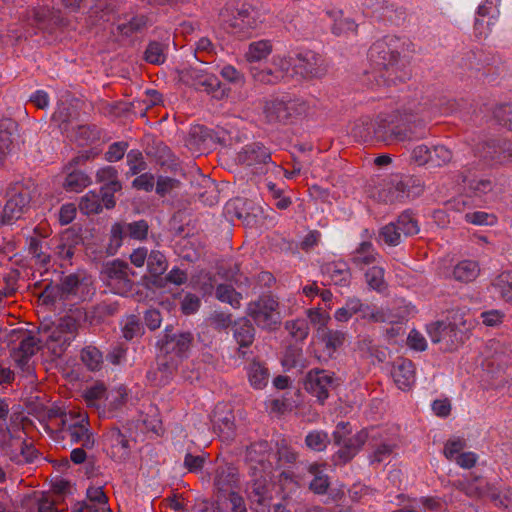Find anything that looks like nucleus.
Listing matches in <instances>:
<instances>
[{
	"label": "nucleus",
	"mask_w": 512,
	"mask_h": 512,
	"mask_svg": "<svg viewBox=\"0 0 512 512\" xmlns=\"http://www.w3.org/2000/svg\"><path fill=\"white\" fill-rule=\"evenodd\" d=\"M437 112L447 114L449 111L442 109L437 111L427 101L417 104L413 101L407 106L402 107L401 110L397 109L392 115L380 113L374 123L363 122L362 126L356 125L353 129V134L363 141L375 138L385 144L421 139L426 136L424 124H422L419 130H413L411 127L402 129L401 124H410L412 117L417 116H419L418 121L424 123Z\"/></svg>",
	"instance_id": "obj_1"
},
{
	"label": "nucleus",
	"mask_w": 512,
	"mask_h": 512,
	"mask_svg": "<svg viewBox=\"0 0 512 512\" xmlns=\"http://www.w3.org/2000/svg\"><path fill=\"white\" fill-rule=\"evenodd\" d=\"M404 42L396 36H386L377 40L369 49L370 61L378 67L374 78L378 86L395 84L397 80L403 81L400 55L403 52Z\"/></svg>",
	"instance_id": "obj_2"
},
{
	"label": "nucleus",
	"mask_w": 512,
	"mask_h": 512,
	"mask_svg": "<svg viewBox=\"0 0 512 512\" xmlns=\"http://www.w3.org/2000/svg\"><path fill=\"white\" fill-rule=\"evenodd\" d=\"M94 292L91 276L78 271L63 277L58 286H47L41 293L40 300L55 308H66L90 299Z\"/></svg>",
	"instance_id": "obj_3"
},
{
	"label": "nucleus",
	"mask_w": 512,
	"mask_h": 512,
	"mask_svg": "<svg viewBox=\"0 0 512 512\" xmlns=\"http://www.w3.org/2000/svg\"><path fill=\"white\" fill-rule=\"evenodd\" d=\"M86 314L82 309H75L74 312L59 319L56 324L42 328V341L56 357L61 356L75 339L80 322L85 320Z\"/></svg>",
	"instance_id": "obj_4"
},
{
	"label": "nucleus",
	"mask_w": 512,
	"mask_h": 512,
	"mask_svg": "<svg viewBox=\"0 0 512 512\" xmlns=\"http://www.w3.org/2000/svg\"><path fill=\"white\" fill-rule=\"evenodd\" d=\"M89 20L92 25H103L104 29L106 24L115 26L124 36L139 32L148 25V18L144 15H119L113 3L97 4L90 12ZM111 30L114 32L113 28Z\"/></svg>",
	"instance_id": "obj_5"
},
{
	"label": "nucleus",
	"mask_w": 512,
	"mask_h": 512,
	"mask_svg": "<svg viewBox=\"0 0 512 512\" xmlns=\"http://www.w3.org/2000/svg\"><path fill=\"white\" fill-rule=\"evenodd\" d=\"M221 16L227 31L239 37L248 36L264 20L261 10L247 1L227 7Z\"/></svg>",
	"instance_id": "obj_6"
},
{
	"label": "nucleus",
	"mask_w": 512,
	"mask_h": 512,
	"mask_svg": "<svg viewBox=\"0 0 512 512\" xmlns=\"http://www.w3.org/2000/svg\"><path fill=\"white\" fill-rule=\"evenodd\" d=\"M348 426V423L339 422L336 430L333 432L335 444L341 446L334 455L335 464L349 462L365 444H369V441L372 443L379 436V428L371 427L363 429L352 437L345 439L346 434L349 432L347 430Z\"/></svg>",
	"instance_id": "obj_7"
},
{
	"label": "nucleus",
	"mask_w": 512,
	"mask_h": 512,
	"mask_svg": "<svg viewBox=\"0 0 512 512\" xmlns=\"http://www.w3.org/2000/svg\"><path fill=\"white\" fill-rule=\"evenodd\" d=\"M359 314L361 319L375 323H399L403 317L393 314L389 309L376 308L363 303L357 297H348L345 304L334 312V319L337 322H348L354 315Z\"/></svg>",
	"instance_id": "obj_8"
},
{
	"label": "nucleus",
	"mask_w": 512,
	"mask_h": 512,
	"mask_svg": "<svg viewBox=\"0 0 512 512\" xmlns=\"http://www.w3.org/2000/svg\"><path fill=\"white\" fill-rule=\"evenodd\" d=\"M309 105L300 98L282 97L266 101L263 118L269 124L287 123L307 113Z\"/></svg>",
	"instance_id": "obj_9"
},
{
	"label": "nucleus",
	"mask_w": 512,
	"mask_h": 512,
	"mask_svg": "<svg viewBox=\"0 0 512 512\" xmlns=\"http://www.w3.org/2000/svg\"><path fill=\"white\" fill-rule=\"evenodd\" d=\"M421 192L422 186L418 180L410 176L394 175L378 191V200L384 203L402 202L417 197Z\"/></svg>",
	"instance_id": "obj_10"
},
{
	"label": "nucleus",
	"mask_w": 512,
	"mask_h": 512,
	"mask_svg": "<svg viewBox=\"0 0 512 512\" xmlns=\"http://www.w3.org/2000/svg\"><path fill=\"white\" fill-rule=\"evenodd\" d=\"M247 314L258 327L263 329H273L281 322L279 303L271 296H262L258 300L250 302Z\"/></svg>",
	"instance_id": "obj_11"
},
{
	"label": "nucleus",
	"mask_w": 512,
	"mask_h": 512,
	"mask_svg": "<svg viewBox=\"0 0 512 512\" xmlns=\"http://www.w3.org/2000/svg\"><path fill=\"white\" fill-rule=\"evenodd\" d=\"M476 157L496 164L512 162V141L491 139L477 144L474 148Z\"/></svg>",
	"instance_id": "obj_12"
},
{
	"label": "nucleus",
	"mask_w": 512,
	"mask_h": 512,
	"mask_svg": "<svg viewBox=\"0 0 512 512\" xmlns=\"http://www.w3.org/2000/svg\"><path fill=\"white\" fill-rule=\"evenodd\" d=\"M103 278L115 294L126 295L132 289L130 268L124 262L115 260L108 264L103 271Z\"/></svg>",
	"instance_id": "obj_13"
},
{
	"label": "nucleus",
	"mask_w": 512,
	"mask_h": 512,
	"mask_svg": "<svg viewBox=\"0 0 512 512\" xmlns=\"http://www.w3.org/2000/svg\"><path fill=\"white\" fill-rule=\"evenodd\" d=\"M238 162L250 167L252 173L262 174L271 162L270 151L261 143L254 142L245 145L238 153Z\"/></svg>",
	"instance_id": "obj_14"
},
{
	"label": "nucleus",
	"mask_w": 512,
	"mask_h": 512,
	"mask_svg": "<svg viewBox=\"0 0 512 512\" xmlns=\"http://www.w3.org/2000/svg\"><path fill=\"white\" fill-rule=\"evenodd\" d=\"M293 71L305 79L320 78L327 69L322 57L313 51H301L296 55Z\"/></svg>",
	"instance_id": "obj_15"
},
{
	"label": "nucleus",
	"mask_w": 512,
	"mask_h": 512,
	"mask_svg": "<svg viewBox=\"0 0 512 512\" xmlns=\"http://www.w3.org/2000/svg\"><path fill=\"white\" fill-rule=\"evenodd\" d=\"M336 385V378L334 377V373L315 369L308 372L305 379V389L317 397L320 402H324L328 396L329 392Z\"/></svg>",
	"instance_id": "obj_16"
},
{
	"label": "nucleus",
	"mask_w": 512,
	"mask_h": 512,
	"mask_svg": "<svg viewBox=\"0 0 512 512\" xmlns=\"http://www.w3.org/2000/svg\"><path fill=\"white\" fill-rule=\"evenodd\" d=\"M30 203V194L28 190L19 187L14 189L9 195L1 214L2 224H11L18 220L28 210Z\"/></svg>",
	"instance_id": "obj_17"
},
{
	"label": "nucleus",
	"mask_w": 512,
	"mask_h": 512,
	"mask_svg": "<svg viewBox=\"0 0 512 512\" xmlns=\"http://www.w3.org/2000/svg\"><path fill=\"white\" fill-rule=\"evenodd\" d=\"M208 474L213 478L214 488L219 493H228L232 491L236 485V468L221 459L215 461L213 467L208 471Z\"/></svg>",
	"instance_id": "obj_18"
},
{
	"label": "nucleus",
	"mask_w": 512,
	"mask_h": 512,
	"mask_svg": "<svg viewBox=\"0 0 512 512\" xmlns=\"http://www.w3.org/2000/svg\"><path fill=\"white\" fill-rule=\"evenodd\" d=\"M294 59L286 56L275 55L272 59V69L258 70L256 68L251 69L253 78L261 83L273 84L287 75L291 68H293Z\"/></svg>",
	"instance_id": "obj_19"
},
{
	"label": "nucleus",
	"mask_w": 512,
	"mask_h": 512,
	"mask_svg": "<svg viewBox=\"0 0 512 512\" xmlns=\"http://www.w3.org/2000/svg\"><path fill=\"white\" fill-rule=\"evenodd\" d=\"M180 78L183 82L193 86L197 90L212 93L220 87V81L214 74L207 73L203 69L190 67L181 71Z\"/></svg>",
	"instance_id": "obj_20"
},
{
	"label": "nucleus",
	"mask_w": 512,
	"mask_h": 512,
	"mask_svg": "<svg viewBox=\"0 0 512 512\" xmlns=\"http://www.w3.org/2000/svg\"><path fill=\"white\" fill-rule=\"evenodd\" d=\"M511 352L512 350L499 340H489L485 347V358L482 365L490 372L501 370L507 366Z\"/></svg>",
	"instance_id": "obj_21"
},
{
	"label": "nucleus",
	"mask_w": 512,
	"mask_h": 512,
	"mask_svg": "<svg viewBox=\"0 0 512 512\" xmlns=\"http://www.w3.org/2000/svg\"><path fill=\"white\" fill-rule=\"evenodd\" d=\"M80 237L72 231H65L55 240L53 255L61 262V265H71L75 249L80 244Z\"/></svg>",
	"instance_id": "obj_22"
},
{
	"label": "nucleus",
	"mask_w": 512,
	"mask_h": 512,
	"mask_svg": "<svg viewBox=\"0 0 512 512\" xmlns=\"http://www.w3.org/2000/svg\"><path fill=\"white\" fill-rule=\"evenodd\" d=\"M108 454L117 462L126 460L130 454V441L118 429L111 428L105 434Z\"/></svg>",
	"instance_id": "obj_23"
},
{
	"label": "nucleus",
	"mask_w": 512,
	"mask_h": 512,
	"mask_svg": "<svg viewBox=\"0 0 512 512\" xmlns=\"http://www.w3.org/2000/svg\"><path fill=\"white\" fill-rule=\"evenodd\" d=\"M165 342L162 350L165 351V357L172 356L174 359L180 361V359L187 356V352L190 349L193 336L190 332H182L170 336L168 333L165 335Z\"/></svg>",
	"instance_id": "obj_24"
},
{
	"label": "nucleus",
	"mask_w": 512,
	"mask_h": 512,
	"mask_svg": "<svg viewBox=\"0 0 512 512\" xmlns=\"http://www.w3.org/2000/svg\"><path fill=\"white\" fill-rule=\"evenodd\" d=\"M178 365V360L172 356L170 359L163 356L159 358L157 368L148 371L147 379L154 386H165L173 378Z\"/></svg>",
	"instance_id": "obj_25"
},
{
	"label": "nucleus",
	"mask_w": 512,
	"mask_h": 512,
	"mask_svg": "<svg viewBox=\"0 0 512 512\" xmlns=\"http://www.w3.org/2000/svg\"><path fill=\"white\" fill-rule=\"evenodd\" d=\"M391 375L397 387L403 391L409 390L416 381L415 367L409 359L396 360Z\"/></svg>",
	"instance_id": "obj_26"
},
{
	"label": "nucleus",
	"mask_w": 512,
	"mask_h": 512,
	"mask_svg": "<svg viewBox=\"0 0 512 512\" xmlns=\"http://www.w3.org/2000/svg\"><path fill=\"white\" fill-rule=\"evenodd\" d=\"M307 472L311 477L309 489L318 495L325 494L330 486L328 465L324 462H313L307 466Z\"/></svg>",
	"instance_id": "obj_27"
},
{
	"label": "nucleus",
	"mask_w": 512,
	"mask_h": 512,
	"mask_svg": "<svg viewBox=\"0 0 512 512\" xmlns=\"http://www.w3.org/2000/svg\"><path fill=\"white\" fill-rule=\"evenodd\" d=\"M9 402L0 397V445L5 447L10 444L19 424L13 415H10Z\"/></svg>",
	"instance_id": "obj_28"
},
{
	"label": "nucleus",
	"mask_w": 512,
	"mask_h": 512,
	"mask_svg": "<svg viewBox=\"0 0 512 512\" xmlns=\"http://www.w3.org/2000/svg\"><path fill=\"white\" fill-rule=\"evenodd\" d=\"M213 428L215 433L220 437L223 442H230L236 435V428L234 423V415L231 411L225 413L219 412V409L213 415Z\"/></svg>",
	"instance_id": "obj_29"
},
{
	"label": "nucleus",
	"mask_w": 512,
	"mask_h": 512,
	"mask_svg": "<svg viewBox=\"0 0 512 512\" xmlns=\"http://www.w3.org/2000/svg\"><path fill=\"white\" fill-rule=\"evenodd\" d=\"M147 233L148 224L144 220L124 224L116 223L111 229L112 237L117 241H120L125 236L142 240L147 236Z\"/></svg>",
	"instance_id": "obj_30"
},
{
	"label": "nucleus",
	"mask_w": 512,
	"mask_h": 512,
	"mask_svg": "<svg viewBox=\"0 0 512 512\" xmlns=\"http://www.w3.org/2000/svg\"><path fill=\"white\" fill-rule=\"evenodd\" d=\"M328 17L333 21L331 32L336 36H345L350 33L356 34L358 24L349 17H344V13L340 9L332 8L326 11Z\"/></svg>",
	"instance_id": "obj_31"
},
{
	"label": "nucleus",
	"mask_w": 512,
	"mask_h": 512,
	"mask_svg": "<svg viewBox=\"0 0 512 512\" xmlns=\"http://www.w3.org/2000/svg\"><path fill=\"white\" fill-rule=\"evenodd\" d=\"M368 446L371 450L368 454V460L371 465L381 464L389 460L395 449V444L391 441L385 440L380 429L377 440L372 443L369 441Z\"/></svg>",
	"instance_id": "obj_32"
},
{
	"label": "nucleus",
	"mask_w": 512,
	"mask_h": 512,
	"mask_svg": "<svg viewBox=\"0 0 512 512\" xmlns=\"http://www.w3.org/2000/svg\"><path fill=\"white\" fill-rule=\"evenodd\" d=\"M351 262L359 269L371 267L381 262V257L375 251L370 242H362L359 247L352 253Z\"/></svg>",
	"instance_id": "obj_33"
},
{
	"label": "nucleus",
	"mask_w": 512,
	"mask_h": 512,
	"mask_svg": "<svg viewBox=\"0 0 512 512\" xmlns=\"http://www.w3.org/2000/svg\"><path fill=\"white\" fill-rule=\"evenodd\" d=\"M233 337L236 343L239 345V352L245 355L244 348L249 347L255 337V329L251 322L246 318H241L235 321L233 325Z\"/></svg>",
	"instance_id": "obj_34"
},
{
	"label": "nucleus",
	"mask_w": 512,
	"mask_h": 512,
	"mask_svg": "<svg viewBox=\"0 0 512 512\" xmlns=\"http://www.w3.org/2000/svg\"><path fill=\"white\" fill-rule=\"evenodd\" d=\"M322 272L335 285L346 286L350 281V270L347 263L334 261L325 264Z\"/></svg>",
	"instance_id": "obj_35"
},
{
	"label": "nucleus",
	"mask_w": 512,
	"mask_h": 512,
	"mask_svg": "<svg viewBox=\"0 0 512 512\" xmlns=\"http://www.w3.org/2000/svg\"><path fill=\"white\" fill-rule=\"evenodd\" d=\"M76 117V105L61 101L58 103L57 108L52 115V121L55 122L62 131L66 132L69 130L70 125L73 124Z\"/></svg>",
	"instance_id": "obj_36"
},
{
	"label": "nucleus",
	"mask_w": 512,
	"mask_h": 512,
	"mask_svg": "<svg viewBox=\"0 0 512 512\" xmlns=\"http://www.w3.org/2000/svg\"><path fill=\"white\" fill-rule=\"evenodd\" d=\"M480 273V267L477 261L474 260H462L458 262L453 270L452 277L456 281L468 283L474 281Z\"/></svg>",
	"instance_id": "obj_37"
},
{
	"label": "nucleus",
	"mask_w": 512,
	"mask_h": 512,
	"mask_svg": "<svg viewBox=\"0 0 512 512\" xmlns=\"http://www.w3.org/2000/svg\"><path fill=\"white\" fill-rule=\"evenodd\" d=\"M24 505L35 512H57L53 496L44 492H34L25 499Z\"/></svg>",
	"instance_id": "obj_38"
},
{
	"label": "nucleus",
	"mask_w": 512,
	"mask_h": 512,
	"mask_svg": "<svg viewBox=\"0 0 512 512\" xmlns=\"http://www.w3.org/2000/svg\"><path fill=\"white\" fill-rule=\"evenodd\" d=\"M63 437H68L72 443H80L81 446L90 450L95 445V436L90 425L73 426L71 430L62 432Z\"/></svg>",
	"instance_id": "obj_39"
},
{
	"label": "nucleus",
	"mask_w": 512,
	"mask_h": 512,
	"mask_svg": "<svg viewBox=\"0 0 512 512\" xmlns=\"http://www.w3.org/2000/svg\"><path fill=\"white\" fill-rule=\"evenodd\" d=\"M15 130L16 123L11 120H5L0 124V162L12 150L16 139Z\"/></svg>",
	"instance_id": "obj_40"
},
{
	"label": "nucleus",
	"mask_w": 512,
	"mask_h": 512,
	"mask_svg": "<svg viewBox=\"0 0 512 512\" xmlns=\"http://www.w3.org/2000/svg\"><path fill=\"white\" fill-rule=\"evenodd\" d=\"M127 401V392L124 387L112 391L106 398L103 405V416L112 417L120 410Z\"/></svg>",
	"instance_id": "obj_41"
},
{
	"label": "nucleus",
	"mask_w": 512,
	"mask_h": 512,
	"mask_svg": "<svg viewBox=\"0 0 512 512\" xmlns=\"http://www.w3.org/2000/svg\"><path fill=\"white\" fill-rule=\"evenodd\" d=\"M272 52V44L269 40L251 42L245 52V59L250 62H259L269 56Z\"/></svg>",
	"instance_id": "obj_42"
},
{
	"label": "nucleus",
	"mask_w": 512,
	"mask_h": 512,
	"mask_svg": "<svg viewBox=\"0 0 512 512\" xmlns=\"http://www.w3.org/2000/svg\"><path fill=\"white\" fill-rule=\"evenodd\" d=\"M462 182L465 189H468L476 196H482L492 191L493 183L489 179L468 176L462 173Z\"/></svg>",
	"instance_id": "obj_43"
},
{
	"label": "nucleus",
	"mask_w": 512,
	"mask_h": 512,
	"mask_svg": "<svg viewBox=\"0 0 512 512\" xmlns=\"http://www.w3.org/2000/svg\"><path fill=\"white\" fill-rule=\"evenodd\" d=\"M384 267L381 262L368 267L365 272V280L368 286L378 292H382L386 288V282L384 279Z\"/></svg>",
	"instance_id": "obj_44"
},
{
	"label": "nucleus",
	"mask_w": 512,
	"mask_h": 512,
	"mask_svg": "<svg viewBox=\"0 0 512 512\" xmlns=\"http://www.w3.org/2000/svg\"><path fill=\"white\" fill-rule=\"evenodd\" d=\"M498 295L507 303L512 304V271H504L493 282Z\"/></svg>",
	"instance_id": "obj_45"
},
{
	"label": "nucleus",
	"mask_w": 512,
	"mask_h": 512,
	"mask_svg": "<svg viewBox=\"0 0 512 512\" xmlns=\"http://www.w3.org/2000/svg\"><path fill=\"white\" fill-rule=\"evenodd\" d=\"M97 182L103 183L102 188L117 192L121 189V183L117 179V170L112 166L100 168L96 173Z\"/></svg>",
	"instance_id": "obj_46"
},
{
	"label": "nucleus",
	"mask_w": 512,
	"mask_h": 512,
	"mask_svg": "<svg viewBox=\"0 0 512 512\" xmlns=\"http://www.w3.org/2000/svg\"><path fill=\"white\" fill-rule=\"evenodd\" d=\"M90 425L88 414L85 411L69 410L62 414L61 432L71 430L73 426Z\"/></svg>",
	"instance_id": "obj_47"
},
{
	"label": "nucleus",
	"mask_w": 512,
	"mask_h": 512,
	"mask_svg": "<svg viewBox=\"0 0 512 512\" xmlns=\"http://www.w3.org/2000/svg\"><path fill=\"white\" fill-rule=\"evenodd\" d=\"M285 329L296 342L304 341L309 335V324L304 318H298L285 322Z\"/></svg>",
	"instance_id": "obj_48"
},
{
	"label": "nucleus",
	"mask_w": 512,
	"mask_h": 512,
	"mask_svg": "<svg viewBox=\"0 0 512 512\" xmlns=\"http://www.w3.org/2000/svg\"><path fill=\"white\" fill-rule=\"evenodd\" d=\"M493 485H490L482 478H475L471 482L463 484L464 492L470 497H483L487 496L491 499V491H493Z\"/></svg>",
	"instance_id": "obj_49"
},
{
	"label": "nucleus",
	"mask_w": 512,
	"mask_h": 512,
	"mask_svg": "<svg viewBox=\"0 0 512 512\" xmlns=\"http://www.w3.org/2000/svg\"><path fill=\"white\" fill-rule=\"evenodd\" d=\"M91 183L88 175L82 171H73L66 176L64 188L70 192H80Z\"/></svg>",
	"instance_id": "obj_50"
},
{
	"label": "nucleus",
	"mask_w": 512,
	"mask_h": 512,
	"mask_svg": "<svg viewBox=\"0 0 512 512\" xmlns=\"http://www.w3.org/2000/svg\"><path fill=\"white\" fill-rule=\"evenodd\" d=\"M216 46L208 37H201L195 43V58L201 63H209L215 54Z\"/></svg>",
	"instance_id": "obj_51"
},
{
	"label": "nucleus",
	"mask_w": 512,
	"mask_h": 512,
	"mask_svg": "<svg viewBox=\"0 0 512 512\" xmlns=\"http://www.w3.org/2000/svg\"><path fill=\"white\" fill-rule=\"evenodd\" d=\"M252 501L257 502L259 505L263 507H267L272 498L270 492V485L266 482V480H255L252 485L251 491Z\"/></svg>",
	"instance_id": "obj_52"
},
{
	"label": "nucleus",
	"mask_w": 512,
	"mask_h": 512,
	"mask_svg": "<svg viewBox=\"0 0 512 512\" xmlns=\"http://www.w3.org/2000/svg\"><path fill=\"white\" fill-rule=\"evenodd\" d=\"M81 360L91 371L99 370L103 364L101 351L93 346H87L81 351Z\"/></svg>",
	"instance_id": "obj_53"
},
{
	"label": "nucleus",
	"mask_w": 512,
	"mask_h": 512,
	"mask_svg": "<svg viewBox=\"0 0 512 512\" xmlns=\"http://www.w3.org/2000/svg\"><path fill=\"white\" fill-rule=\"evenodd\" d=\"M106 388L102 384H96L88 388L84 393V399L89 407L103 409L105 403Z\"/></svg>",
	"instance_id": "obj_54"
},
{
	"label": "nucleus",
	"mask_w": 512,
	"mask_h": 512,
	"mask_svg": "<svg viewBox=\"0 0 512 512\" xmlns=\"http://www.w3.org/2000/svg\"><path fill=\"white\" fill-rule=\"evenodd\" d=\"M216 298L221 302L230 304L233 308L240 307L242 295L228 284H219L216 288Z\"/></svg>",
	"instance_id": "obj_55"
},
{
	"label": "nucleus",
	"mask_w": 512,
	"mask_h": 512,
	"mask_svg": "<svg viewBox=\"0 0 512 512\" xmlns=\"http://www.w3.org/2000/svg\"><path fill=\"white\" fill-rule=\"evenodd\" d=\"M329 443L328 434L322 430L311 431L305 437L306 446L316 452L324 451Z\"/></svg>",
	"instance_id": "obj_56"
},
{
	"label": "nucleus",
	"mask_w": 512,
	"mask_h": 512,
	"mask_svg": "<svg viewBox=\"0 0 512 512\" xmlns=\"http://www.w3.org/2000/svg\"><path fill=\"white\" fill-rule=\"evenodd\" d=\"M450 330L449 332L447 331L446 333H442V336H441V344H442V349L444 350H452L454 348L457 347V345L462 341L463 339V333L457 329L456 325L455 324H446L445 323V330Z\"/></svg>",
	"instance_id": "obj_57"
},
{
	"label": "nucleus",
	"mask_w": 512,
	"mask_h": 512,
	"mask_svg": "<svg viewBox=\"0 0 512 512\" xmlns=\"http://www.w3.org/2000/svg\"><path fill=\"white\" fill-rule=\"evenodd\" d=\"M250 384L256 389H262L268 382V372L259 363H252L248 369Z\"/></svg>",
	"instance_id": "obj_58"
},
{
	"label": "nucleus",
	"mask_w": 512,
	"mask_h": 512,
	"mask_svg": "<svg viewBox=\"0 0 512 512\" xmlns=\"http://www.w3.org/2000/svg\"><path fill=\"white\" fill-rule=\"evenodd\" d=\"M318 336L324 342L326 348L331 351L341 347L345 340V333L340 330H332L326 328Z\"/></svg>",
	"instance_id": "obj_59"
},
{
	"label": "nucleus",
	"mask_w": 512,
	"mask_h": 512,
	"mask_svg": "<svg viewBox=\"0 0 512 512\" xmlns=\"http://www.w3.org/2000/svg\"><path fill=\"white\" fill-rule=\"evenodd\" d=\"M395 223L404 236H412L419 232L418 221L409 211L403 212Z\"/></svg>",
	"instance_id": "obj_60"
},
{
	"label": "nucleus",
	"mask_w": 512,
	"mask_h": 512,
	"mask_svg": "<svg viewBox=\"0 0 512 512\" xmlns=\"http://www.w3.org/2000/svg\"><path fill=\"white\" fill-rule=\"evenodd\" d=\"M492 117L497 124L512 130V103L495 106L492 110Z\"/></svg>",
	"instance_id": "obj_61"
},
{
	"label": "nucleus",
	"mask_w": 512,
	"mask_h": 512,
	"mask_svg": "<svg viewBox=\"0 0 512 512\" xmlns=\"http://www.w3.org/2000/svg\"><path fill=\"white\" fill-rule=\"evenodd\" d=\"M145 60L160 65L166 60V46L160 42H151L145 51Z\"/></svg>",
	"instance_id": "obj_62"
},
{
	"label": "nucleus",
	"mask_w": 512,
	"mask_h": 512,
	"mask_svg": "<svg viewBox=\"0 0 512 512\" xmlns=\"http://www.w3.org/2000/svg\"><path fill=\"white\" fill-rule=\"evenodd\" d=\"M79 208L84 214H94L101 211L100 194L90 191L81 198Z\"/></svg>",
	"instance_id": "obj_63"
},
{
	"label": "nucleus",
	"mask_w": 512,
	"mask_h": 512,
	"mask_svg": "<svg viewBox=\"0 0 512 512\" xmlns=\"http://www.w3.org/2000/svg\"><path fill=\"white\" fill-rule=\"evenodd\" d=\"M431 150L430 167H440L452 159V152L444 145H434L431 147Z\"/></svg>",
	"instance_id": "obj_64"
}]
</instances>
